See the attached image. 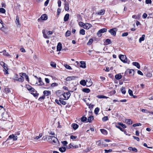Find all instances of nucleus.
<instances>
[{"mask_svg":"<svg viewBox=\"0 0 153 153\" xmlns=\"http://www.w3.org/2000/svg\"><path fill=\"white\" fill-rule=\"evenodd\" d=\"M93 42V39H90L89 40L87 44L88 45H91L92 43Z\"/></svg>","mask_w":153,"mask_h":153,"instance_id":"de8ad7c7","label":"nucleus"},{"mask_svg":"<svg viewBox=\"0 0 153 153\" xmlns=\"http://www.w3.org/2000/svg\"><path fill=\"white\" fill-rule=\"evenodd\" d=\"M28 89L29 91L32 92H33L34 91V88H28Z\"/></svg>","mask_w":153,"mask_h":153,"instance_id":"052dcab7","label":"nucleus"},{"mask_svg":"<svg viewBox=\"0 0 153 153\" xmlns=\"http://www.w3.org/2000/svg\"><path fill=\"white\" fill-rule=\"evenodd\" d=\"M105 11V10L101 9L98 11L96 13L99 15H103L104 14Z\"/></svg>","mask_w":153,"mask_h":153,"instance_id":"9d476101","label":"nucleus"},{"mask_svg":"<svg viewBox=\"0 0 153 153\" xmlns=\"http://www.w3.org/2000/svg\"><path fill=\"white\" fill-rule=\"evenodd\" d=\"M58 85V84L56 82H54L52 83L51 84V87H54L57 86Z\"/></svg>","mask_w":153,"mask_h":153,"instance_id":"603ef678","label":"nucleus"},{"mask_svg":"<svg viewBox=\"0 0 153 153\" xmlns=\"http://www.w3.org/2000/svg\"><path fill=\"white\" fill-rule=\"evenodd\" d=\"M71 94L69 92L62 93L61 95L62 99L64 100H68Z\"/></svg>","mask_w":153,"mask_h":153,"instance_id":"f03ea898","label":"nucleus"},{"mask_svg":"<svg viewBox=\"0 0 153 153\" xmlns=\"http://www.w3.org/2000/svg\"><path fill=\"white\" fill-rule=\"evenodd\" d=\"M86 85L88 87L91 86L93 84V82L91 79L90 78H88L86 80Z\"/></svg>","mask_w":153,"mask_h":153,"instance_id":"6e6552de","label":"nucleus"},{"mask_svg":"<svg viewBox=\"0 0 153 153\" xmlns=\"http://www.w3.org/2000/svg\"><path fill=\"white\" fill-rule=\"evenodd\" d=\"M22 76H24L26 78V79L27 81H28L29 80V78L28 76H27L26 74L25 73H22Z\"/></svg>","mask_w":153,"mask_h":153,"instance_id":"c9c22d12","label":"nucleus"},{"mask_svg":"<svg viewBox=\"0 0 153 153\" xmlns=\"http://www.w3.org/2000/svg\"><path fill=\"white\" fill-rule=\"evenodd\" d=\"M42 136V133H40L39 134V135L38 136H37L34 139L35 140H38V139L40 138Z\"/></svg>","mask_w":153,"mask_h":153,"instance_id":"79ce46f5","label":"nucleus"},{"mask_svg":"<svg viewBox=\"0 0 153 153\" xmlns=\"http://www.w3.org/2000/svg\"><path fill=\"white\" fill-rule=\"evenodd\" d=\"M125 122L129 125H131L133 123L132 121L129 119H126L125 120Z\"/></svg>","mask_w":153,"mask_h":153,"instance_id":"aec40b11","label":"nucleus"},{"mask_svg":"<svg viewBox=\"0 0 153 153\" xmlns=\"http://www.w3.org/2000/svg\"><path fill=\"white\" fill-rule=\"evenodd\" d=\"M99 99H102V98H105L107 99L108 98V97H106L105 96L103 95H98L97 97Z\"/></svg>","mask_w":153,"mask_h":153,"instance_id":"5701e85b","label":"nucleus"},{"mask_svg":"<svg viewBox=\"0 0 153 153\" xmlns=\"http://www.w3.org/2000/svg\"><path fill=\"white\" fill-rule=\"evenodd\" d=\"M141 111L143 113H147V111H148V110L146 109H142L141 110Z\"/></svg>","mask_w":153,"mask_h":153,"instance_id":"bf43d9fd","label":"nucleus"},{"mask_svg":"<svg viewBox=\"0 0 153 153\" xmlns=\"http://www.w3.org/2000/svg\"><path fill=\"white\" fill-rule=\"evenodd\" d=\"M128 32H126L122 33V36L123 37L126 36H128Z\"/></svg>","mask_w":153,"mask_h":153,"instance_id":"4d7b16f0","label":"nucleus"},{"mask_svg":"<svg viewBox=\"0 0 153 153\" xmlns=\"http://www.w3.org/2000/svg\"><path fill=\"white\" fill-rule=\"evenodd\" d=\"M46 138H47L49 142L53 144L57 143L58 141L57 138L55 137L48 136Z\"/></svg>","mask_w":153,"mask_h":153,"instance_id":"f257e3e1","label":"nucleus"},{"mask_svg":"<svg viewBox=\"0 0 153 153\" xmlns=\"http://www.w3.org/2000/svg\"><path fill=\"white\" fill-rule=\"evenodd\" d=\"M51 66L55 68L56 67V64L53 62H51Z\"/></svg>","mask_w":153,"mask_h":153,"instance_id":"a18cd8bd","label":"nucleus"},{"mask_svg":"<svg viewBox=\"0 0 153 153\" xmlns=\"http://www.w3.org/2000/svg\"><path fill=\"white\" fill-rule=\"evenodd\" d=\"M133 65L136 66L138 68H140V66L139 63L137 62H134L132 63Z\"/></svg>","mask_w":153,"mask_h":153,"instance_id":"6ab92c4d","label":"nucleus"},{"mask_svg":"<svg viewBox=\"0 0 153 153\" xmlns=\"http://www.w3.org/2000/svg\"><path fill=\"white\" fill-rule=\"evenodd\" d=\"M87 120V118L85 117H82L81 119V120L82 122H85Z\"/></svg>","mask_w":153,"mask_h":153,"instance_id":"8fccbe9b","label":"nucleus"},{"mask_svg":"<svg viewBox=\"0 0 153 153\" xmlns=\"http://www.w3.org/2000/svg\"><path fill=\"white\" fill-rule=\"evenodd\" d=\"M100 131L101 133L105 135H106L107 134V131L103 129H100Z\"/></svg>","mask_w":153,"mask_h":153,"instance_id":"bb28decb","label":"nucleus"},{"mask_svg":"<svg viewBox=\"0 0 153 153\" xmlns=\"http://www.w3.org/2000/svg\"><path fill=\"white\" fill-rule=\"evenodd\" d=\"M15 79L17 81H19L20 82H23L24 80V79L23 77L22 76L20 75L19 76H16L15 77Z\"/></svg>","mask_w":153,"mask_h":153,"instance_id":"0eeeda50","label":"nucleus"},{"mask_svg":"<svg viewBox=\"0 0 153 153\" xmlns=\"http://www.w3.org/2000/svg\"><path fill=\"white\" fill-rule=\"evenodd\" d=\"M100 109L99 108L97 107L94 110V113L96 114H97L99 111Z\"/></svg>","mask_w":153,"mask_h":153,"instance_id":"ea45409f","label":"nucleus"},{"mask_svg":"<svg viewBox=\"0 0 153 153\" xmlns=\"http://www.w3.org/2000/svg\"><path fill=\"white\" fill-rule=\"evenodd\" d=\"M82 91L88 93L90 91V90L89 88H85L82 89Z\"/></svg>","mask_w":153,"mask_h":153,"instance_id":"473e14b6","label":"nucleus"},{"mask_svg":"<svg viewBox=\"0 0 153 153\" xmlns=\"http://www.w3.org/2000/svg\"><path fill=\"white\" fill-rule=\"evenodd\" d=\"M58 6L59 7H60L61 6V1L60 0H59L58 1Z\"/></svg>","mask_w":153,"mask_h":153,"instance_id":"0e129e2a","label":"nucleus"},{"mask_svg":"<svg viewBox=\"0 0 153 153\" xmlns=\"http://www.w3.org/2000/svg\"><path fill=\"white\" fill-rule=\"evenodd\" d=\"M38 79L39 80L38 83H39L38 85H44V83L42 80L41 78L40 77H39V78H38Z\"/></svg>","mask_w":153,"mask_h":153,"instance_id":"393cba45","label":"nucleus"},{"mask_svg":"<svg viewBox=\"0 0 153 153\" xmlns=\"http://www.w3.org/2000/svg\"><path fill=\"white\" fill-rule=\"evenodd\" d=\"M121 91L122 93L123 94H125L126 93L125 88L124 87H122L121 88Z\"/></svg>","mask_w":153,"mask_h":153,"instance_id":"f704fd0d","label":"nucleus"},{"mask_svg":"<svg viewBox=\"0 0 153 153\" xmlns=\"http://www.w3.org/2000/svg\"><path fill=\"white\" fill-rule=\"evenodd\" d=\"M80 84L83 86L86 85V81L85 80H81L80 82Z\"/></svg>","mask_w":153,"mask_h":153,"instance_id":"c85d7f7f","label":"nucleus"},{"mask_svg":"<svg viewBox=\"0 0 153 153\" xmlns=\"http://www.w3.org/2000/svg\"><path fill=\"white\" fill-rule=\"evenodd\" d=\"M76 78H77V77L75 76H68L66 78V80L67 81H70L73 80H74Z\"/></svg>","mask_w":153,"mask_h":153,"instance_id":"9b49d317","label":"nucleus"},{"mask_svg":"<svg viewBox=\"0 0 153 153\" xmlns=\"http://www.w3.org/2000/svg\"><path fill=\"white\" fill-rule=\"evenodd\" d=\"M133 137L134 139L136 140L137 141H139L140 139L139 137L134 136H133Z\"/></svg>","mask_w":153,"mask_h":153,"instance_id":"69168bd1","label":"nucleus"},{"mask_svg":"<svg viewBox=\"0 0 153 153\" xmlns=\"http://www.w3.org/2000/svg\"><path fill=\"white\" fill-rule=\"evenodd\" d=\"M45 82L47 83H49L50 82V80L48 78H45Z\"/></svg>","mask_w":153,"mask_h":153,"instance_id":"774afa93","label":"nucleus"},{"mask_svg":"<svg viewBox=\"0 0 153 153\" xmlns=\"http://www.w3.org/2000/svg\"><path fill=\"white\" fill-rule=\"evenodd\" d=\"M72 147H73L74 148H78V146L77 145H74V144H72L71 143L69 145V146H68V148L69 149V148H71Z\"/></svg>","mask_w":153,"mask_h":153,"instance_id":"2eb2a0df","label":"nucleus"},{"mask_svg":"<svg viewBox=\"0 0 153 153\" xmlns=\"http://www.w3.org/2000/svg\"><path fill=\"white\" fill-rule=\"evenodd\" d=\"M115 78L118 80L122 78V76L120 74H116L115 76Z\"/></svg>","mask_w":153,"mask_h":153,"instance_id":"412c9836","label":"nucleus"},{"mask_svg":"<svg viewBox=\"0 0 153 153\" xmlns=\"http://www.w3.org/2000/svg\"><path fill=\"white\" fill-rule=\"evenodd\" d=\"M80 63L81 64L80 67L83 68H85L86 67L85 63L84 61H81L80 62Z\"/></svg>","mask_w":153,"mask_h":153,"instance_id":"f3484780","label":"nucleus"},{"mask_svg":"<svg viewBox=\"0 0 153 153\" xmlns=\"http://www.w3.org/2000/svg\"><path fill=\"white\" fill-rule=\"evenodd\" d=\"M4 29L5 28L4 24H3V25H1V26H0V30L4 31Z\"/></svg>","mask_w":153,"mask_h":153,"instance_id":"09e8293b","label":"nucleus"},{"mask_svg":"<svg viewBox=\"0 0 153 153\" xmlns=\"http://www.w3.org/2000/svg\"><path fill=\"white\" fill-rule=\"evenodd\" d=\"M92 25L88 23H85L84 28L85 29L88 30L92 27Z\"/></svg>","mask_w":153,"mask_h":153,"instance_id":"1a4fd4ad","label":"nucleus"},{"mask_svg":"<svg viewBox=\"0 0 153 153\" xmlns=\"http://www.w3.org/2000/svg\"><path fill=\"white\" fill-rule=\"evenodd\" d=\"M43 94L44 95L46 96H48L50 95L51 94V92L50 91H44L43 92Z\"/></svg>","mask_w":153,"mask_h":153,"instance_id":"ddd939ff","label":"nucleus"},{"mask_svg":"<svg viewBox=\"0 0 153 153\" xmlns=\"http://www.w3.org/2000/svg\"><path fill=\"white\" fill-rule=\"evenodd\" d=\"M85 30L83 29H81L79 31V33L82 35L85 34Z\"/></svg>","mask_w":153,"mask_h":153,"instance_id":"72a5a7b5","label":"nucleus"},{"mask_svg":"<svg viewBox=\"0 0 153 153\" xmlns=\"http://www.w3.org/2000/svg\"><path fill=\"white\" fill-rule=\"evenodd\" d=\"M59 101L60 103L62 104L63 105H65L66 104V102L62 100H59Z\"/></svg>","mask_w":153,"mask_h":153,"instance_id":"49530a36","label":"nucleus"},{"mask_svg":"<svg viewBox=\"0 0 153 153\" xmlns=\"http://www.w3.org/2000/svg\"><path fill=\"white\" fill-rule=\"evenodd\" d=\"M147 16V15L146 13H144L142 17L143 18L145 19V18H146V17Z\"/></svg>","mask_w":153,"mask_h":153,"instance_id":"338daca9","label":"nucleus"},{"mask_svg":"<svg viewBox=\"0 0 153 153\" xmlns=\"http://www.w3.org/2000/svg\"><path fill=\"white\" fill-rule=\"evenodd\" d=\"M108 120V116H105L102 118V120L103 122H105Z\"/></svg>","mask_w":153,"mask_h":153,"instance_id":"37998d69","label":"nucleus"},{"mask_svg":"<svg viewBox=\"0 0 153 153\" xmlns=\"http://www.w3.org/2000/svg\"><path fill=\"white\" fill-rule=\"evenodd\" d=\"M41 19L43 20H46L48 18L46 14H44L42 15Z\"/></svg>","mask_w":153,"mask_h":153,"instance_id":"dca6fc26","label":"nucleus"},{"mask_svg":"<svg viewBox=\"0 0 153 153\" xmlns=\"http://www.w3.org/2000/svg\"><path fill=\"white\" fill-rule=\"evenodd\" d=\"M64 66L65 68H66L67 69L70 70H71L72 69L71 67L67 64H65V65Z\"/></svg>","mask_w":153,"mask_h":153,"instance_id":"c03bdc74","label":"nucleus"},{"mask_svg":"<svg viewBox=\"0 0 153 153\" xmlns=\"http://www.w3.org/2000/svg\"><path fill=\"white\" fill-rule=\"evenodd\" d=\"M6 12L5 9L3 8H0V12L2 13H4Z\"/></svg>","mask_w":153,"mask_h":153,"instance_id":"a19ab883","label":"nucleus"},{"mask_svg":"<svg viewBox=\"0 0 153 153\" xmlns=\"http://www.w3.org/2000/svg\"><path fill=\"white\" fill-rule=\"evenodd\" d=\"M59 150L62 152H64L66 150V148L65 147L59 148Z\"/></svg>","mask_w":153,"mask_h":153,"instance_id":"c756f323","label":"nucleus"},{"mask_svg":"<svg viewBox=\"0 0 153 153\" xmlns=\"http://www.w3.org/2000/svg\"><path fill=\"white\" fill-rule=\"evenodd\" d=\"M106 43H107V45L110 44L111 42L110 40L109 39H106Z\"/></svg>","mask_w":153,"mask_h":153,"instance_id":"13d9d810","label":"nucleus"},{"mask_svg":"<svg viewBox=\"0 0 153 153\" xmlns=\"http://www.w3.org/2000/svg\"><path fill=\"white\" fill-rule=\"evenodd\" d=\"M128 93L130 95V96H132L133 95V92L131 90L129 89L128 90Z\"/></svg>","mask_w":153,"mask_h":153,"instance_id":"864d4df0","label":"nucleus"},{"mask_svg":"<svg viewBox=\"0 0 153 153\" xmlns=\"http://www.w3.org/2000/svg\"><path fill=\"white\" fill-rule=\"evenodd\" d=\"M62 48V44L60 42L59 43L57 46V51H60L61 50Z\"/></svg>","mask_w":153,"mask_h":153,"instance_id":"4468645a","label":"nucleus"},{"mask_svg":"<svg viewBox=\"0 0 153 153\" xmlns=\"http://www.w3.org/2000/svg\"><path fill=\"white\" fill-rule=\"evenodd\" d=\"M128 149L131 151H132L134 152H136L137 151V149L135 148H133L132 147H129L128 148Z\"/></svg>","mask_w":153,"mask_h":153,"instance_id":"4be33fe9","label":"nucleus"},{"mask_svg":"<svg viewBox=\"0 0 153 153\" xmlns=\"http://www.w3.org/2000/svg\"><path fill=\"white\" fill-rule=\"evenodd\" d=\"M104 151L105 153H107L108 152H111L112 151V150L111 149H109V150L105 149Z\"/></svg>","mask_w":153,"mask_h":153,"instance_id":"6e6d98bb","label":"nucleus"},{"mask_svg":"<svg viewBox=\"0 0 153 153\" xmlns=\"http://www.w3.org/2000/svg\"><path fill=\"white\" fill-rule=\"evenodd\" d=\"M77 137L76 136H74L73 135H71L70 137V138L72 140H74Z\"/></svg>","mask_w":153,"mask_h":153,"instance_id":"e2e57ef3","label":"nucleus"},{"mask_svg":"<svg viewBox=\"0 0 153 153\" xmlns=\"http://www.w3.org/2000/svg\"><path fill=\"white\" fill-rule=\"evenodd\" d=\"M3 68H4V69L3 70L4 71H5V70H8V68L7 67V65L6 64H5L4 65V66L3 67Z\"/></svg>","mask_w":153,"mask_h":153,"instance_id":"3c124183","label":"nucleus"},{"mask_svg":"<svg viewBox=\"0 0 153 153\" xmlns=\"http://www.w3.org/2000/svg\"><path fill=\"white\" fill-rule=\"evenodd\" d=\"M42 33L43 34L44 37L46 39H49V36H48L49 35H51L53 33L51 31H49L48 33H47L46 34L45 30H43L42 31Z\"/></svg>","mask_w":153,"mask_h":153,"instance_id":"7ed1b4c3","label":"nucleus"},{"mask_svg":"<svg viewBox=\"0 0 153 153\" xmlns=\"http://www.w3.org/2000/svg\"><path fill=\"white\" fill-rule=\"evenodd\" d=\"M72 126L73 129L74 130L77 129L79 127L78 125L75 123L73 124L72 125Z\"/></svg>","mask_w":153,"mask_h":153,"instance_id":"b1692460","label":"nucleus"},{"mask_svg":"<svg viewBox=\"0 0 153 153\" xmlns=\"http://www.w3.org/2000/svg\"><path fill=\"white\" fill-rule=\"evenodd\" d=\"M86 105L89 106V108H92L94 106V105L91 104H89L88 103H86Z\"/></svg>","mask_w":153,"mask_h":153,"instance_id":"4c0bfd02","label":"nucleus"},{"mask_svg":"<svg viewBox=\"0 0 153 153\" xmlns=\"http://www.w3.org/2000/svg\"><path fill=\"white\" fill-rule=\"evenodd\" d=\"M85 23H83V22H79V26L82 27L84 28Z\"/></svg>","mask_w":153,"mask_h":153,"instance_id":"e433bc0d","label":"nucleus"},{"mask_svg":"<svg viewBox=\"0 0 153 153\" xmlns=\"http://www.w3.org/2000/svg\"><path fill=\"white\" fill-rule=\"evenodd\" d=\"M94 119V117L92 116H90L88 118V121L89 123H91Z\"/></svg>","mask_w":153,"mask_h":153,"instance_id":"cd10ccee","label":"nucleus"},{"mask_svg":"<svg viewBox=\"0 0 153 153\" xmlns=\"http://www.w3.org/2000/svg\"><path fill=\"white\" fill-rule=\"evenodd\" d=\"M107 31V29L105 28H103L100 30L97 33V36L99 37H101L102 36L101 33H104Z\"/></svg>","mask_w":153,"mask_h":153,"instance_id":"39448f33","label":"nucleus"},{"mask_svg":"<svg viewBox=\"0 0 153 153\" xmlns=\"http://www.w3.org/2000/svg\"><path fill=\"white\" fill-rule=\"evenodd\" d=\"M145 35H143L139 39V42L140 43H141L142 41H143L145 39Z\"/></svg>","mask_w":153,"mask_h":153,"instance_id":"a878e982","label":"nucleus"},{"mask_svg":"<svg viewBox=\"0 0 153 153\" xmlns=\"http://www.w3.org/2000/svg\"><path fill=\"white\" fill-rule=\"evenodd\" d=\"M69 14L68 13L66 14L64 18V20L65 21H67L69 18Z\"/></svg>","mask_w":153,"mask_h":153,"instance_id":"a211bd4d","label":"nucleus"},{"mask_svg":"<svg viewBox=\"0 0 153 153\" xmlns=\"http://www.w3.org/2000/svg\"><path fill=\"white\" fill-rule=\"evenodd\" d=\"M117 31V28H113L109 30L108 31L111 35L115 36Z\"/></svg>","mask_w":153,"mask_h":153,"instance_id":"423d86ee","label":"nucleus"},{"mask_svg":"<svg viewBox=\"0 0 153 153\" xmlns=\"http://www.w3.org/2000/svg\"><path fill=\"white\" fill-rule=\"evenodd\" d=\"M141 125V124L140 123L134 124L133 125V127H136L137 126H140Z\"/></svg>","mask_w":153,"mask_h":153,"instance_id":"5fc2aeb1","label":"nucleus"},{"mask_svg":"<svg viewBox=\"0 0 153 153\" xmlns=\"http://www.w3.org/2000/svg\"><path fill=\"white\" fill-rule=\"evenodd\" d=\"M120 59L124 63H129V62H128L127 59L126 57V56L125 55H120L119 56Z\"/></svg>","mask_w":153,"mask_h":153,"instance_id":"20e7f679","label":"nucleus"},{"mask_svg":"<svg viewBox=\"0 0 153 153\" xmlns=\"http://www.w3.org/2000/svg\"><path fill=\"white\" fill-rule=\"evenodd\" d=\"M65 5V10L66 11H68L69 10V4L68 2H67L66 1H65V2L64 4Z\"/></svg>","mask_w":153,"mask_h":153,"instance_id":"f8f14e48","label":"nucleus"},{"mask_svg":"<svg viewBox=\"0 0 153 153\" xmlns=\"http://www.w3.org/2000/svg\"><path fill=\"white\" fill-rule=\"evenodd\" d=\"M16 24H17L18 25H20V23H19V18L18 16H17L16 17Z\"/></svg>","mask_w":153,"mask_h":153,"instance_id":"7c9ffc66","label":"nucleus"},{"mask_svg":"<svg viewBox=\"0 0 153 153\" xmlns=\"http://www.w3.org/2000/svg\"><path fill=\"white\" fill-rule=\"evenodd\" d=\"M118 124L122 126L123 128H125L126 127V126L124 124H123L122 123H118Z\"/></svg>","mask_w":153,"mask_h":153,"instance_id":"58836bf2","label":"nucleus"},{"mask_svg":"<svg viewBox=\"0 0 153 153\" xmlns=\"http://www.w3.org/2000/svg\"><path fill=\"white\" fill-rule=\"evenodd\" d=\"M146 4H151L152 3V1L151 0H146Z\"/></svg>","mask_w":153,"mask_h":153,"instance_id":"680f3d73","label":"nucleus"},{"mask_svg":"<svg viewBox=\"0 0 153 153\" xmlns=\"http://www.w3.org/2000/svg\"><path fill=\"white\" fill-rule=\"evenodd\" d=\"M71 34V32L70 31L68 30L65 33V36L66 37L70 36Z\"/></svg>","mask_w":153,"mask_h":153,"instance_id":"2f4dec72","label":"nucleus"}]
</instances>
